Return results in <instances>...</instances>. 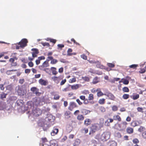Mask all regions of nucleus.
<instances>
[{"mask_svg":"<svg viewBox=\"0 0 146 146\" xmlns=\"http://www.w3.org/2000/svg\"><path fill=\"white\" fill-rule=\"evenodd\" d=\"M110 136V134L109 132H106L103 133L101 135L98 134L95 137V138L99 141H105L109 139Z\"/></svg>","mask_w":146,"mask_h":146,"instance_id":"nucleus-1","label":"nucleus"},{"mask_svg":"<svg viewBox=\"0 0 146 146\" xmlns=\"http://www.w3.org/2000/svg\"><path fill=\"white\" fill-rule=\"evenodd\" d=\"M103 125L101 124L96 123L93 125L91 127V130L92 133H94L96 131L100 129L102 127Z\"/></svg>","mask_w":146,"mask_h":146,"instance_id":"nucleus-2","label":"nucleus"},{"mask_svg":"<svg viewBox=\"0 0 146 146\" xmlns=\"http://www.w3.org/2000/svg\"><path fill=\"white\" fill-rule=\"evenodd\" d=\"M42 113V111L38 108L34 109L32 111V114L34 115L37 117L40 115Z\"/></svg>","mask_w":146,"mask_h":146,"instance_id":"nucleus-3","label":"nucleus"},{"mask_svg":"<svg viewBox=\"0 0 146 146\" xmlns=\"http://www.w3.org/2000/svg\"><path fill=\"white\" fill-rule=\"evenodd\" d=\"M127 123L125 121L121 123L118 124L119 127V129L120 130H123L126 127Z\"/></svg>","mask_w":146,"mask_h":146,"instance_id":"nucleus-4","label":"nucleus"},{"mask_svg":"<svg viewBox=\"0 0 146 146\" xmlns=\"http://www.w3.org/2000/svg\"><path fill=\"white\" fill-rule=\"evenodd\" d=\"M27 41L26 39L24 38L22 39L21 42L19 43L18 44L20 45V47L23 48L27 45Z\"/></svg>","mask_w":146,"mask_h":146,"instance_id":"nucleus-5","label":"nucleus"},{"mask_svg":"<svg viewBox=\"0 0 146 146\" xmlns=\"http://www.w3.org/2000/svg\"><path fill=\"white\" fill-rule=\"evenodd\" d=\"M76 107V105L74 102H72L70 103V107L69 108V110H72V108Z\"/></svg>","mask_w":146,"mask_h":146,"instance_id":"nucleus-6","label":"nucleus"},{"mask_svg":"<svg viewBox=\"0 0 146 146\" xmlns=\"http://www.w3.org/2000/svg\"><path fill=\"white\" fill-rule=\"evenodd\" d=\"M104 95L107 96L109 99L111 100H113L115 98V97L113 95L110 93L108 94H105Z\"/></svg>","mask_w":146,"mask_h":146,"instance_id":"nucleus-7","label":"nucleus"},{"mask_svg":"<svg viewBox=\"0 0 146 146\" xmlns=\"http://www.w3.org/2000/svg\"><path fill=\"white\" fill-rule=\"evenodd\" d=\"M16 90H17V92L19 95H22L23 94V91L19 87H16Z\"/></svg>","mask_w":146,"mask_h":146,"instance_id":"nucleus-8","label":"nucleus"},{"mask_svg":"<svg viewBox=\"0 0 146 146\" xmlns=\"http://www.w3.org/2000/svg\"><path fill=\"white\" fill-rule=\"evenodd\" d=\"M33 102L34 104L36 106H38L40 104V101L39 98H38L34 99L33 100Z\"/></svg>","mask_w":146,"mask_h":146,"instance_id":"nucleus-9","label":"nucleus"},{"mask_svg":"<svg viewBox=\"0 0 146 146\" xmlns=\"http://www.w3.org/2000/svg\"><path fill=\"white\" fill-rule=\"evenodd\" d=\"M50 70L52 71V73L53 75H56L58 73V72L56 70V68L55 67H51Z\"/></svg>","mask_w":146,"mask_h":146,"instance_id":"nucleus-10","label":"nucleus"},{"mask_svg":"<svg viewBox=\"0 0 146 146\" xmlns=\"http://www.w3.org/2000/svg\"><path fill=\"white\" fill-rule=\"evenodd\" d=\"M58 131V129L56 128H54L51 133V135L52 136H54L55 135L57 134Z\"/></svg>","mask_w":146,"mask_h":146,"instance_id":"nucleus-11","label":"nucleus"},{"mask_svg":"<svg viewBox=\"0 0 146 146\" xmlns=\"http://www.w3.org/2000/svg\"><path fill=\"white\" fill-rule=\"evenodd\" d=\"M31 90L34 94H37L38 93L37 88L35 87H33L31 88Z\"/></svg>","mask_w":146,"mask_h":146,"instance_id":"nucleus-12","label":"nucleus"},{"mask_svg":"<svg viewBox=\"0 0 146 146\" xmlns=\"http://www.w3.org/2000/svg\"><path fill=\"white\" fill-rule=\"evenodd\" d=\"M40 84L41 85L45 86L46 85L47 82L46 81L42 79H40L39 81Z\"/></svg>","mask_w":146,"mask_h":146,"instance_id":"nucleus-13","label":"nucleus"},{"mask_svg":"<svg viewBox=\"0 0 146 146\" xmlns=\"http://www.w3.org/2000/svg\"><path fill=\"white\" fill-rule=\"evenodd\" d=\"M90 111L85 109H83L82 110V113L84 115H86L90 113Z\"/></svg>","mask_w":146,"mask_h":146,"instance_id":"nucleus-14","label":"nucleus"},{"mask_svg":"<svg viewBox=\"0 0 146 146\" xmlns=\"http://www.w3.org/2000/svg\"><path fill=\"white\" fill-rule=\"evenodd\" d=\"M80 142V140L76 139L73 144V146H78Z\"/></svg>","mask_w":146,"mask_h":146,"instance_id":"nucleus-15","label":"nucleus"},{"mask_svg":"<svg viewBox=\"0 0 146 146\" xmlns=\"http://www.w3.org/2000/svg\"><path fill=\"white\" fill-rule=\"evenodd\" d=\"M115 137L117 138H120L121 137V135L120 133L119 132H116L114 134Z\"/></svg>","mask_w":146,"mask_h":146,"instance_id":"nucleus-16","label":"nucleus"},{"mask_svg":"<svg viewBox=\"0 0 146 146\" xmlns=\"http://www.w3.org/2000/svg\"><path fill=\"white\" fill-rule=\"evenodd\" d=\"M7 94H5L4 92H2L0 94V98L3 100H4V98H5L6 96L7 95Z\"/></svg>","mask_w":146,"mask_h":146,"instance_id":"nucleus-17","label":"nucleus"},{"mask_svg":"<svg viewBox=\"0 0 146 146\" xmlns=\"http://www.w3.org/2000/svg\"><path fill=\"white\" fill-rule=\"evenodd\" d=\"M126 78L127 79V80L124 79L123 81V83L124 84H128L129 83V81L128 80L130 79L131 78L129 76H127L126 77Z\"/></svg>","mask_w":146,"mask_h":146,"instance_id":"nucleus-18","label":"nucleus"},{"mask_svg":"<svg viewBox=\"0 0 146 146\" xmlns=\"http://www.w3.org/2000/svg\"><path fill=\"white\" fill-rule=\"evenodd\" d=\"M113 119L115 120H118L119 121H121V120L120 116L117 115L114 116H113Z\"/></svg>","mask_w":146,"mask_h":146,"instance_id":"nucleus-19","label":"nucleus"},{"mask_svg":"<svg viewBox=\"0 0 146 146\" xmlns=\"http://www.w3.org/2000/svg\"><path fill=\"white\" fill-rule=\"evenodd\" d=\"M91 122V121L90 119H87L84 121V124L86 125H88L90 124Z\"/></svg>","mask_w":146,"mask_h":146,"instance_id":"nucleus-20","label":"nucleus"},{"mask_svg":"<svg viewBox=\"0 0 146 146\" xmlns=\"http://www.w3.org/2000/svg\"><path fill=\"white\" fill-rule=\"evenodd\" d=\"M110 146H117V143L114 141H111L109 142Z\"/></svg>","mask_w":146,"mask_h":146,"instance_id":"nucleus-21","label":"nucleus"},{"mask_svg":"<svg viewBox=\"0 0 146 146\" xmlns=\"http://www.w3.org/2000/svg\"><path fill=\"white\" fill-rule=\"evenodd\" d=\"M127 131L128 133H131L133 132V129L131 128L128 127L127 129Z\"/></svg>","mask_w":146,"mask_h":146,"instance_id":"nucleus-22","label":"nucleus"},{"mask_svg":"<svg viewBox=\"0 0 146 146\" xmlns=\"http://www.w3.org/2000/svg\"><path fill=\"white\" fill-rule=\"evenodd\" d=\"M145 130V128L143 126H140V127L138 129V131H139L141 132L143 131H144Z\"/></svg>","mask_w":146,"mask_h":146,"instance_id":"nucleus-23","label":"nucleus"},{"mask_svg":"<svg viewBox=\"0 0 146 146\" xmlns=\"http://www.w3.org/2000/svg\"><path fill=\"white\" fill-rule=\"evenodd\" d=\"M5 103L4 102H2L0 105V110H3L5 107Z\"/></svg>","mask_w":146,"mask_h":146,"instance_id":"nucleus-24","label":"nucleus"},{"mask_svg":"<svg viewBox=\"0 0 146 146\" xmlns=\"http://www.w3.org/2000/svg\"><path fill=\"white\" fill-rule=\"evenodd\" d=\"M71 88L72 90H76L79 88V85L77 84L71 86Z\"/></svg>","mask_w":146,"mask_h":146,"instance_id":"nucleus-25","label":"nucleus"},{"mask_svg":"<svg viewBox=\"0 0 146 146\" xmlns=\"http://www.w3.org/2000/svg\"><path fill=\"white\" fill-rule=\"evenodd\" d=\"M77 119L79 120H82L84 119V117L82 115H79L77 116Z\"/></svg>","mask_w":146,"mask_h":146,"instance_id":"nucleus-26","label":"nucleus"},{"mask_svg":"<svg viewBox=\"0 0 146 146\" xmlns=\"http://www.w3.org/2000/svg\"><path fill=\"white\" fill-rule=\"evenodd\" d=\"M98 78L97 77H95L93 80L92 83L93 84H95L97 83L98 82Z\"/></svg>","mask_w":146,"mask_h":146,"instance_id":"nucleus-27","label":"nucleus"},{"mask_svg":"<svg viewBox=\"0 0 146 146\" xmlns=\"http://www.w3.org/2000/svg\"><path fill=\"white\" fill-rule=\"evenodd\" d=\"M17 70H7V71L6 73L8 75H10L12 74L11 73V72H13V71H17Z\"/></svg>","mask_w":146,"mask_h":146,"instance_id":"nucleus-28","label":"nucleus"},{"mask_svg":"<svg viewBox=\"0 0 146 146\" xmlns=\"http://www.w3.org/2000/svg\"><path fill=\"white\" fill-rule=\"evenodd\" d=\"M139 97V94H137L136 95H134L133 96L132 98L134 100H136L138 99Z\"/></svg>","mask_w":146,"mask_h":146,"instance_id":"nucleus-29","label":"nucleus"},{"mask_svg":"<svg viewBox=\"0 0 146 146\" xmlns=\"http://www.w3.org/2000/svg\"><path fill=\"white\" fill-rule=\"evenodd\" d=\"M129 95L125 94L122 97L124 99H127L129 98Z\"/></svg>","mask_w":146,"mask_h":146,"instance_id":"nucleus-30","label":"nucleus"},{"mask_svg":"<svg viewBox=\"0 0 146 146\" xmlns=\"http://www.w3.org/2000/svg\"><path fill=\"white\" fill-rule=\"evenodd\" d=\"M105 99L104 98H102L101 99H100L99 100V103L101 104H103L104 103Z\"/></svg>","mask_w":146,"mask_h":146,"instance_id":"nucleus-31","label":"nucleus"},{"mask_svg":"<svg viewBox=\"0 0 146 146\" xmlns=\"http://www.w3.org/2000/svg\"><path fill=\"white\" fill-rule=\"evenodd\" d=\"M58 62V60L56 59H53L51 61V64H55L57 63Z\"/></svg>","mask_w":146,"mask_h":146,"instance_id":"nucleus-32","label":"nucleus"},{"mask_svg":"<svg viewBox=\"0 0 146 146\" xmlns=\"http://www.w3.org/2000/svg\"><path fill=\"white\" fill-rule=\"evenodd\" d=\"M137 64H132L131 65H130L129 66V67L130 68H136L137 66Z\"/></svg>","mask_w":146,"mask_h":146,"instance_id":"nucleus-33","label":"nucleus"},{"mask_svg":"<svg viewBox=\"0 0 146 146\" xmlns=\"http://www.w3.org/2000/svg\"><path fill=\"white\" fill-rule=\"evenodd\" d=\"M122 90L125 92H128L129 91V89L127 87H124L123 88Z\"/></svg>","mask_w":146,"mask_h":146,"instance_id":"nucleus-34","label":"nucleus"},{"mask_svg":"<svg viewBox=\"0 0 146 146\" xmlns=\"http://www.w3.org/2000/svg\"><path fill=\"white\" fill-rule=\"evenodd\" d=\"M99 110L102 112H104L106 111L105 108L103 107H101L99 108Z\"/></svg>","mask_w":146,"mask_h":146,"instance_id":"nucleus-35","label":"nucleus"},{"mask_svg":"<svg viewBox=\"0 0 146 146\" xmlns=\"http://www.w3.org/2000/svg\"><path fill=\"white\" fill-rule=\"evenodd\" d=\"M47 40H48V41L50 40V42H52L54 43H55L56 41V40L54 39H51V38H48Z\"/></svg>","mask_w":146,"mask_h":146,"instance_id":"nucleus-36","label":"nucleus"},{"mask_svg":"<svg viewBox=\"0 0 146 146\" xmlns=\"http://www.w3.org/2000/svg\"><path fill=\"white\" fill-rule=\"evenodd\" d=\"M97 95L99 97L104 95L102 92L101 91H99L97 92Z\"/></svg>","mask_w":146,"mask_h":146,"instance_id":"nucleus-37","label":"nucleus"},{"mask_svg":"<svg viewBox=\"0 0 146 146\" xmlns=\"http://www.w3.org/2000/svg\"><path fill=\"white\" fill-rule=\"evenodd\" d=\"M93 99V95L92 94H90L88 97L89 100H92Z\"/></svg>","mask_w":146,"mask_h":146,"instance_id":"nucleus-38","label":"nucleus"},{"mask_svg":"<svg viewBox=\"0 0 146 146\" xmlns=\"http://www.w3.org/2000/svg\"><path fill=\"white\" fill-rule=\"evenodd\" d=\"M43 66L45 67H47L49 65L48 62H47L46 61H45L43 62Z\"/></svg>","mask_w":146,"mask_h":146,"instance_id":"nucleus-39","label":"nucleus"},{"mask_svg":"<svg viewBox=\"0 0 146 146\" xmlns=\"http://www.w3.org/2000/svg\"><path fill=\"white\" fill-rule=\"evenodd\" d=\"M107 65L109 67L111 68H113L115 66L114 64L110 63H107Z\"/></svg>","mask_w":146,"mask_h":146,"instance_id":"nucleus-40","label":"nucleus"},{"mask_svg":"<svg viewBox=\"0 0 146 146\" xmlns=\"http://www.w3.org/2000/svg\"><path fill=\"white\" fill-rule=\"evenodd\" d=\"M31 50L34 51L35 53L38 54V50L36 48H32L31 49Z\"/></svg>","mask_w":146,"mask_h":146,"instance_id":"nucleus-41","label":"nucleus"},{"mask_svg":"<svg viewBox=\"0 0 146 146\" xmlns=\"http://www.w3.org/2000/svg\"><path fill=\"white\" fill-rule=\"evenodd\" d=\"M133 143L135 144L139 142V141L137 139H136V138H135V139H133Z\"/></svg>","mask_w":146,"mask_h":146,"instance_id":"nucleus-42","label":"nucleus"},{"mask_svg":"<svg viewBox=\"0 0 146 146\" xmlns=\"http://www.w3.org/2000/svg\"><path fill=\"white\" fill-rule=\"evenodd\" d=\"M112 110L114 111H116L117 110V107L116 106H114L112 108Z\"/></svg>","mask_w":146,"mask_h":146,"instance_id":"nucleus-43","label":"nucleus"},{"mask_svg":"<svg viewBox=\"0 0 146 146\" xmlns=\"http://www.w3.org/2000/svg\"><path fill=\"white\" fill-rule=\"evenodd\" d=\"M142 136L144 139H146V131H145L143 132Z\"/></svg>","mask_w":146,"mask_h":146,"instance_id":"nucleus-44","label":"nucleus"},{"mask_svg":"<svg viewBox=\"0 0 146 146\" xmlns=\"http://www.w3.org/2000/svg\"><path fill=\"white\" fill-rule=\"evenodd\" d=\"M82 93L85 94H87L89 93V92L88 90H84L82 91Z\"/></svg>","mask_w":146,"mask_h":146,"instance_id":"nucleus-45","label":"nucleus"},{"mask_svg":"<svg viewBox=\"0 0 146 146\" xmlns=\"http://www.w3.org/2000/svg\"><path fill=\"white\" fill-rule=\"evenodd\" d=\"M21 60L23 63H27V60L25 58H22L21 59Z\"/></svg>","mask_w":146,"mask_h":146,"instance_id":"nucleus-46","label":"nucleus"},{"mask_svg":"<svg viewBox=\"0 0 146 146\" xmlns=\"http://www.w3.org/2000/svg\"><path fill=\"white\" fill-rule=\"evenodd\" d=\"M66 81V80L65 79L62 80L60 82V85H62L64 84Z\"/></svg>","mask_w":146,"mask_h":146,"instance_id":"nucleus-47","label":"nucleus"},{"mask_svg":"<svg viewBox=\"0 0 146 146\" xmlns=\"http://www.w3.org/2000/svg\"><path fill=\"white\" fill-rule=\"evenodd\" d=\"M42 44L44 46H48L49 45V44L46 42H42Z\"/></svg>","mask_w":146,"mask_h":146,"instance_id":"nucleus-48","label":"nucleus"},{"mask_svg":"<svg viewBox=\"0 0 146 146\" xmlns=\"http://www.w3.org/2000/svg\"><path fill=\"white\" fill-rule=\"evenodd\" d=\"M145 71V68L141 69L139 71V72L140 73H143Z\"/></svg>","mask_w":146,"mask_h":146,"instance_id":"nucleus-49","label":"nucleus"},{"mask_svg":"<svg viewBox=\"0 0 146 146\" xmlns=\"http://www.w3.org/2000/svg\"><path fill=\"white\" fill-rule=\"evenodd\" d=\"M105 125L107 126H108L110 125V123L107 119L105 121Z\"/></svg>","mask_w":146,"mask_h":146,"instance_id":"nucleus-50","label":"nucleus"},{"mask_svg":"<svg viewBox=\"0 0 146 146\" xmlns=\"http://www.w3.org/2000/svg\"><path fill=\"white\" fill-rule=\"evenodd\" d=\"M29 66L30 67H32L34 65L33 63L32 62H30L28 63Z\"/></svg>","mask_w":146,"mask_h":146,"instance_id":"nucleus-51","label":"nucleus"},{"mask_svg":"<svg viewBox=\"0 0 146 146\" xmlns=\"http://www.w3.org/2000/svg\"><path fill=\"white\" fill-rule=\"evenodd\" d=\"M81 57L84 60L87 59V56L84 54H82L81 56Z\"/></svg>","mask_w":146,"mask_h":146,"instance_id":"nucleus-52","label":"nucleus"},{"mask_svg":"<svg viewBox=\"0 0 146 146\" xmlns=\"http://www.w3.org/2000/svg\"><path fill=\"white\" fill-rule=\"evenodd\" d=\"M59 98V96L57 95H54V100H58Z\"/></svg>","mask_w":146,"mask_h":146,"instance_id":"nucleus-53","label":"nucleus"},{"mask_svg":"<svg viewBox=\"0 0 146 146\" xmlns=\"http://www.w3.org/2000/svg\"><path fill=\"white\" fill-rule=\"evenodd\" d=\"M58 78V77L55 76L52 77V79L56 82V81L57 80Z\"/></svg>","mask_w":146,"mask_h":146,"instance_id":"nucleus-54","label":"nucleus"},{"mask_svg":"<svg viewBox=\"0 0 146 146\" xmlns=\"http://www.w3.org/2000/svg\"><path fill=\"white\" fill-rule=\"evenodd\" d=\"M76 81V79L75 78H72V79H70V82H75Z\"/></svg>","mask_w":146,"mask_h":146,"instance_id":"nucleus-55","label":"nucleus"},{"mask_svg":"<svg viewBox=\"0 0 146 146\" xmlns=\"http://www.w3.org/2000/svg\"><path fill=\"white\" fill-rule=\"evenodd\" d=\"M63 68L62 67H61L58 70V72L59 73H62L63 72Z\"/></svg>","mask_w":146,"mask_h":146,"instance_id":"nucleus-56","label":"nucleus"},{"mask_svg":"<svg viewBox=\"0 0 146 146\" xmlns=\"http://www.w3.org/2000/svg\"><path fill=\"white\" fill-rule=\"evenodd\" d=\"M57 46L58 47L60 48H62L64 47V45L62 44H59L57 45Z\"/></svg>","mask_w":146,"mask_h":146,"instance_id":"nucleus-57","label":"nucleus"},{"mask_svg":"<svg viewBox=\"0 0 146 146\" xmlns=\"http://www.w3.org/2000/svg\"><path fill=\"white\" fill-rule=\"evenodd\" d=\"M40 60L39 59H38L36 60V65H38L39 64L40 62Z\"/></svg>","mask_w":146,"mask_h":146,"instance_id":"nucleus-58","label":"nucleus"},{"mask_svg":"<svg viewBox=\"0 0 146 146\" xmlns=\"http://www.w3.org/2000/svg\"><path fill=\"white\" fill-rule=\"evenodd\" d=\"M24 82V79H20L19 80V83L21 84H23Z\"/></svg>","mask_w":146,"mask_h":146,"instance_id":"nucleus-59","label":"nucleus"},{"mask_svg":"<svg viewBox=\"0 0 146 146\" xmlns=\"http://www.w3.org/2000/svg\"><path fill=\"white\" fill-rule=\"evenodd\" d=\"M80 98L82 100H84L85 99V97L84 96H80Z\"/></svg>","mask_w":146,"mask_h":146,"instance_id":"nucleus-60","label":"nucleus"},{"mask_svg":"<svg viewBox=\"0 0 146 146\" xmlns=\"http://www.w3.org/2000/svg\"><path fill=\"white\" fill-rule=\"evenodd\" d=\"M30 70L29 69H26L25 70V72L26 73H29L30 72Z\"/></svg>","mask_w":146,"mask_h":146,"instance_id":"nucleus-61","label":"nucleus"},{"mask_svg":"<svg viewBox=\"0 0 146 146\" xmlns=\"http://www.w3.org/2000/svg\"><path fill=\"white\" fill-rule=\"evenodd\" d=\"M4 85L2 84H0V88L1 90H3L4 89V88L3 87Z\"/></svg>","mask_w":146,"mask_h":146,"instance_id":"nucleus-62","label":"nucleus"},{"mask_svg":"<svg viewBox=\"0 0 146 146\" xmlns=\"http://www.w3.org/2000/svg\"><path fill=\"white\" fill-rule=\"evenodd\" d=\"M137 111L139 112H142L143 110V108H142L138 107L137 108Z\"/></svg>","mask_w":146,"mask_h":146,"instance_id":"nucleus-63","label":"nucleus"},{"mask_svg":"<svg viewBox=\"0 0 146 146\" xmlns=\"http://www.w3.org/2000/svg\"><path fill=\"white\" fill-rule=\"evenodd\" d=\"M76 101L79 105H81L82 104V103L80 101L79 99H77Z\"/></svg>","mask_w":146,"mask_h":146,"instance_id":"nucleus-64","label":"nucleus"}]
</instances>
